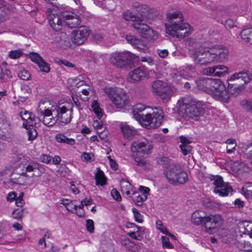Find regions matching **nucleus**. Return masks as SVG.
I'll list each match as a JSON object with an SVG mask.
<instances>
[{
  "label": "nucleus",
  "mask_w": 252,
  "mask_h": 252,
  "mask_svg": "<svg viewBox=\"0 0 252 252\" xmlns=\"http://www.w3.org/2000/svg\"><path fill=\"white\" fill-rule=\"evenodd\" d=\"M179 102L180 112L194 120H198L204 114V105L201 101L183 98L181 101H179Z\"/></svg>",
  "instance_id": "nucleus-4"
},
{
  "label": "nucleus",
  "mask_w": 252,
  "mask_h": 252,
  "mask_svg": "<svg viewBox=\"0 0 252 252\" xmlns=\"http://www.w3.org/2000/svg\"><path fill=\"white\" fill-rule=\"evenodd\" d=\"M41 71L48 73L50 71V68L49 64L46 62L43 59L38 64Z\"/></svg>",
  "instance_id": "nucleus-47"
},
{
  "label": "nucleus",
  "mask_w": 252,
  "mask_h": 252,
  "mask_svg": "<svg viewBox=\"0 0 252 252\" xmlns=\"http://www.w3.org/2000/svg\"><path fill=\"white\" fill-rule=\"evenodd\" d=\"M172 94V91L170 87L166 83V86L161 91L158 95L163 101H167L170 99Z\"/></svg>",
  "instance_id": "nucleus-33"
},
{
  "label": "nucleus",
  "mask_w": 252,
  "mask_h": 252,
  "mask_svg": "<svg viewBox=\"0 0 252 252\" xmlns=\"http://www.w3.org/2000/svg\"><path fill=\"white\" fill-rule=\"evenodd\" d=\"M29 57L32 61L38 64L40 62L43 60V58L38 53L34 52H31L29 54Z\"/></svg>",
  "instance_id": "nucleus-46"
},
{
  "label": "nucleus",
  "mask_w": 252,
  "mask_h": 252,
  "mask_svg": "<svg viewBox=\"0 0 252 252\" xmlns=\"http://www.w3.org/2000/svg\"><path fill=\"white\" fill-rule=\"evenodd\" d=\"M55 139L58 143L66 144L70 146H72L75 143V140L73 138H68L64 134L61 133L56 134Z\"/></svg>",
  "instance_id": "nucleus-29"
},
{
  "label": "nucleus",
  "mask_w": 252,
  "mask_h": 252,
  "mask_svg": "<svg viewBox=\"0 0 252 252\" xmlns=\"http://www.w3.org/2000/svg\"><path fill=\"white\" fill-rule=\"evenodd\" d=\"M118 89V88L106 87L103 89V90L108 97L112 101L114 99V96L117 95Z\"/></svg>",
  "instance_id": "nucleus-38"
},
{
  "label": "nucleus",
  "mask_w": 252,
  "mask_h": 252,
  "mask_svg": "<svg viewBox=\"0 0 252 252\" xmlns=\"http://www.w3.org/2000/svg\"><path fill=\"white\" fill-rule=\"evenodd\" d=\"M225 143L228 145H232V147H230V146H227V153L228 154H231L233 153L235 150L236 147L237 146L236 140L234 139L230 138L226 140Z\"/></svg>",
  "instance_id": "nucleus-43"
},
{
  "label": "nucleus",
  "mask_w": 252,
  "mask_h": 252,
  "mask_svg": "<svg viewBox=\"0 0 252 252\" xmlns=\"http://www.w3.org/2000/svg\"><path fill=\"white\" fill-rule=\"evenodd\" d=\"M23 55V53L22 50L20 49L11 51L9 53V57L11 59H16L22 56Z\"/></svg>",
  "instance_id": "nucleus-48"
},
{
  "label": "nucleus",
  "mask_w": 252,
  "mask_h": 252,
  "mask_svg": "<svg viewBox=\"0 0 252 252\" xmlns=\"http://www.w3.org/2000/svg\"><path fill=\"white\" fill-rule=\"evenodd\" d=\"M111 195L113 198L118 201L122 200V197L118 191L116 189H113L111 191Z\"/></svg>",
  "instance_id": "nucleus-59"
},
{
  "label": "nucleus",
  "mask_w": 252,
  "mask_h": 252,
  "mask_svg": "<svg viewBox=\"0 0 252 252\" xmlns=\"http://www.w3.org/2000/svg\"><path fill=\"white\" fill-rule=\"evenodd\" d=\"M86 228L90 233L94 231V222L92 220L88 219L86 220Z\"/></svg>",
  "instance_id": "nucleus-56"
},
{
  "label": "nucleus",
  "mask_w": 252,
  "mask_h": 252,
  "mask_svg": "<svg viewBox=\"0 0 252 252\" xmlns=\"http://www.w3.org/2000/svg\"><path fill=\"white\" fill-rule=\"evenodd\" d=\"M204 216L200 215L199 212H195L192 214L191 216L192 222L196 225H200L202 223Z\"/></svg>",
  "instance_id": "nucleus-41"
},
{
  "label": "nucleus",
  "mask_w": 252,
  "mask_h": 252,
  "mask_svg": "<svg viewBox=\"0 0 252 252\" xmlns=\"http://www.w3.org/2000/svg\"><path fill=\"white\" fill-rule=\"evenodd\" d=\"M37 112L42 117L40 121H42L43 123L48 126H53L58 121V119L55 117L53 114V107L51 110L43 109L40 103L37 107Z\"/></svg>",
  "instance_id": "nucleus-12"
},
{
  "label": "nucleus",
  "mask_w": 252,
  "mask_h": 252,
  "mask_svg": "<svg viewBox=\"0 0 252 252\" xmlns=\"http://www.w3.org/2000/svg\"><path fill=\"white\" fill-rule=\"evenodd\" d=\"M163 174L171 185L184 184L188 181V174L179 164H172L169 168L164 169Z\"/></svg>",
  "instance_id": "nucleus-6"
},
{
  "label": "nucleus",
  "mask_w": 252,
  "mask_h": 252,
  "mask_svg": "<svg viewBox=\"0 0 252 252\" xmlns=\"http://www.w3.org/2000/svg\"><path fill=\"white\" fill-rule=\"evenodd\" d=\"M210 91L213 97L223 102H227V94L226 87L219 79H213L211 82Z\"/></svg>",
  "instance_id": "nucleus-8"
},
{
  "label": "nucleus",
  "mask_w": 252,
  "mask_h": 252,
  "mask_svg": "<svg viewBox=\"0 0 252 252\" xmlns=\"http://www.w3.org/2000/svg\"><path fill=\"white\" fill-rule=\"evenodd\" d=\"M23 126L27 130V133L29 136L28 140L32 141L37 135V132L34 127L32 125H26L23 123Z\"/></svg>",
  "instance_id": "nucleus-36"
},
{
  "label": "nucleus",
  "mask_w": 252,
  "mask_h": 252,
  "mask_svg": "<svg viewBox=\"0 0 252 252\" xmlns=\"http://www.w3.org/2000/svg\"><path fill=\"white\" fill-rule=\"evenodd\" d=\"M242 39L246 42L252 44V28L243 30L241 32Z\"/></svg>",
  "instance_id": "nucleus-35"
},
{
  "label": "nucleus",
  "mask_w": 252,
  "mask_h": 252,
  "mask_svg": "<svg viewBox=\"0 0 252 252\" xmlns=\"http://www.w3.org/2000/svg\"><path fill=\"white\" fill-rule=\"evenodd\" d=\"M18 75L19 78L23 80H29L31 78V75L29 72L25 69L20 71Z\"/></svg>",
  "instance_id": "nucleus-49"
},
{
  "label": "nucleus",
  "mask_w": 252,
  "mask_h": 252,
  "mask_svg": "<svg viewBox=\"0 0 252 252\" xmlns=\"http://www.w3.org/2000/svg\"><path fill=\"white\" fill-rule=\"evenodd\" d=\"M215 75L217 76L222 77L228 72V67L223 65H218L214 66Z\"/></svg>",
  "instance_id": "nucleus-39"
},
{
  "label": "nucleus",
  "mask_w": 252,
  "mask_h": 252,
  "mask_svg": "<svg viewBox=\"0 0 252 252\" xmlns=\"http://www.w3.org/2000/svg\"><path fill=\"white\" fill-rule=\"evenodd\" d=\"M121 186L122 192H124V189H128L130 188V184L129 183L125 181L124 180L121 181Z\"/></svg>",
  "instance_id": "nucleus-62"
},
{
  "label": "nucleus",
  "mask_w": 252,
  "mask_h": 252,
  "mask_svg": "<svg viewBox=\"0 0 252 252\" xmlns=\"http://www.w3.org/2000/svg\"><path fill=\"white\" fill-rule=\"evenodd\" d=\"M51 159V157L45 154H42L40 157V160L44 163H48Z\"/></svg>",
  "instance_id": "nucleus-64"
},
{
  "label": "nucleus",
  "mask_w": 252,
  "mask_h": 252,
  "mask_svg": "<svg viewBox=\"0 0 252 252\" xmlns=\"http://www.w3.org/2000/svg\"><path fill=\"white\" fill-rule=\"evenodd\" d=\"M61 17L63 19L64 25L71 29L77 27L81 22L79 17L76 14L70 11L62 12Z\"/></svg>",
  "instance_id": "nucleus-13"
},
{
  "label": "nucleus",
  "mask_w": 252,
  "mask_h": 252,
  "mask_svg": "<svg viewBox=\"0 0 252 252\" xmlns=\"http://www.w3.org/2000/svg\"><path fill=\"white\" fill-rule=\"evenodd\" d=\"M228 86L226 88V92L227 94V102L229 101L231 97H236L239 95L245 89L243 88H241L237 84H232L229 82H227Z\"/></svg>",
  "instance_id": "nucleus-22"
},
{
  "label": "nucleus",
  "mask_w": 252,
  "mask_h": 252,
  "mask_svg": "<svg viewBox=\"0 0 252 252\" xmlns=\"http://www.w3.org/2000/svg\"><path fill=\"white\" fill-rule=\"evenodd\" d=\"M9 5L7 4V7L0 10V24L8 19L9 15L5 10H8L9 9Z\"/></svg>",
  "instance_id": "nucleus-45"
},
{
  "label": "nucleus",
  "mask_w": 252,
  "mask_h": 252,
  "mask_svg": "<svg viewBox=\"0 0 252 252\" xmlns=\"http://www.w3.org/2000/svg\"><path fill=\"white\" fill-rule=\"evenodd\" d=\"M146 76V70L140 67L135 69L130 73V77L134 82L142 81Z\"/></svg>",
  "instance_id": "nucleus-25"
},
{
  "label": "nucleus",
  "mask_w": 252,
  "mask_h": 252,
  "mask_svg": "<svg viewBox=\"0 0 252 252\" xmlns=\"http://www.w3.org/2000/svg\"><path fill=\"white\" fill-rule=\"evenodd\" d=\"M112 101L118 107L122 108L128 103V96L126 92L122 89H118L117 94L114 97Z\"/></svg>",
  "instance_id": "nucleus-18"
},
{
  "label": "nucleus",
  "mask_w": 252,
  "mask_h": 252,
  "mask_svg": "<svg viewBox=\"0 0 252 252\" xmlns=\"http://www.w3.org/2000/svg\"><path fill=\"white\" fill-rule=\"evenodd\" d=\"M121 243L122 245L124 246L127 250L129 251L132 250L131 247H132L133 243L129 239L125 238L124 239H122Z\"/></svg>",
  "instance_id": "nucleus-50"
},
{
  "label": "nucleus",
  "mask_w": 252,
  "mask_h": 252,
  "mask_svg": "<svg viewBox=\"0 0 252 252\" xmlns=\"http://www.w3.org/2000/svg\"><path fill=\"white\" fill-rule=\"evenodd\" d=\"M120 128L124 136L127 139L131 138L136 133V130L134 128L126 124H121Z\"/></svg>",
  "instance_id": "nucleus-28"
},
{
  "label": "nucleus",
  "mask_w": 252,
  "mask_h": 252,
  "mask_svg": "<svg viewBox=\"0 0 252 252\" xmlns=\"http://www.w3.org/2000/svg\"><path fill=\"white\" fill-rule=\"evenodd\" d=\"M126 39L127 43L137 48L140 52H142L144 53L149 52V49L148 47L146 44H144L143 41L140 39L136 37L134 35H127Z\"/></svg>",
  "instance_id": "nucleus-16"
},
{
  "label": "nucleus",
  "mask_w": 252,
  "mask_h": 252,
  "mask_svg": "<svg viewBox=\"0 0 252 252\" xmlns=\"http://www.w3.org/2000/svg\"><path fill=\"white\" fill-rule=\"evenodd\" d=\"M242 149L246 156L251 161L252 159V143L243 144Z\"/></svg>",
  "instance_id": "nucleus-40"
},
{
  "label": "nucleus",
  "mask_w": 252,
  "mask_h": 252,
  "mask_svg": "<svg viewBox=\"0 0 252 252\" xmlns=\"http://www.w3.org/2000/svg\"><path fill=\"white\" fill-rule=\"evenodd\" d=\"M224 182L223 181V179L221 176H217V178L214 181V184L216 186L215 188H219L222 185Z\"/></svg>",
  "instance_id": "nucleus-60"
},
{
  "label": "nucleus",
  "mask_w": 252,
  "mask_h": 252,
  "mask_svg": "<svg viewBox=\"0 0 252 252\" xmlns=\"http://www.w3.org/2000/svg\"><path fill=\"white\" fill-rule=\"evenodd\" d=\"M45 168L43 166L36 162H31L26 167L27 172H33L32 176L39 177L45 172Z\"/></svg>",
  "instance_id": "nucleus-20"
},
{
  "label": "nucleus",
  "mask_w": 252,
  "mask_h": 252,
  "mask_svg": "<svg viewBox=\"0 0 252 252\" xmlns=\"http://www.w3.org/2000/svg\"><path fill=\"white\" fill-rule=\"evenodd\" d=\"M96 169L97 172L95 174L96 185L103 186L106 184V178L103 172L100 170L99 167H97Z\"/></svg>",
  "instance_id": "nucleus-32"
},
{
  "label": "nucleus",
  "mask_w": 252,
  "mask_h": 252,
  "mask_svg": "<svg viewBox=\"0 0 252 252\" xmlns=\"http://www.w3.org/2000/svg\"><path fill=\"white\" fill-rule=\"evenodd\" d=\"M132 7L139 15L127 11L123 14L124 18L126 21H132V27L143 38L149 41L156 39L157 38V33L145 23V19L150 18L148 15L149 8L147 5L138 2H133Z\"/></svg>",
  "instance_id": "nucleus-1"
},
{
  "label": "nucleus",
  "mask_w": 252,
  "mask_h": 252,
  "mask_svg": "<svg viewBox=\"0 0 252 252\" xmlns=\"http://www.w3.org/2000/svg\"><path fill=\"white\" fill-rule=\"evenodd\" d=\"M24 210L22 208H18L12 212V217L16 219H21L23 216Z\"/></svg>",
  "instance_id": "nucleus-51"
},
{
  "label": "nucleus",
  "mask_w": 252,
  "mask_h": 252,
  "mask_svg": "<svg viewBox=\"0 0 252 252\" xmlns=\"http://www.w3.org/2000/svg\"><path fill=\"white\" fill-rule=\"evenodd\" d=\"M132 212L134 214L135 221L139 223H142L143 222V216L135 208L132 209Z\"/></svg>",
  "instance_id": "nucleus-53"
},
{
  "label": "nucleus",
  "mask_w": 252,
  "mask_h": 252,
  "mask_svg": "<svg viewBox=\"0 0 252 252\" xmlns=\"http://www.w3.org/2000/svg\"><path fill=\"white\" fill-rule=\"evenodd\" d=\"M137 56L127 51L114 52L110 57V62L114 65L126 69H130L134 66V62L137 61Z\"/></svg>",
  "instance_id": "nucleus-5"
},
{
  "label": "nucleus",
  "mask_w": 252,
  "mask_h": 252,
  "mask_svg": "<svg viewBox=\"0 0 252 252\" xmlns=\"http://www.w3.org/2000/svg\"><path fill=\"white\" fill-rule=\"evenodd\" d=\"M91 106L94 113L97 115L99 119H100L101 117L102 116V113L99 104L96 101L94 100Z\"/></svg>",
  "instance_id": "nucleus-44"
},
{
  "label": "nucleus",
  "mask_w": 252,
  "mask_h": 252,
  "mask_svg": "<svg viewBox=\"0 0 252 252\" xmlns=\"http://www.w3.org/2000/svg\"><path fill=\"white\" fill-rule=\"evenodd\" d=\"M166 83L160 80H156L152 83V88L154 93L158 95L166 86Z\"/></svg>",
  "instance_id": "nucleus-34"
},
{
  "label": "nucleus",
  "mask_w": 252,
  "mask_h": 252,
  "mask_svg": "<svg viewBox=\"0 0 252 252\" xmlns=\"http://www.w3.org/2000/svg\"><path fill=\"white\" fill-rule=\"evenodd\" d=\"M213 78L201 77L196 81V85L199 90L209 93Z\"/></svg>",
  "instance_id": "nucleus-23"
},
{
  "label": "nucleus",
  "mask_w": 252,
  "mask_h": 252,
  "mask_svg": "<svg viewBox=\"0 0 252 252\" xmlns=\"http://www.w3.org/2000/svg\"><path fill=\"white\" fill-rule=\"evenodd\" d=\"M252 78V74L248 71H243L232 74L229 78L227 79V82L237 84V86L245 89V85L250 82Z\"/></svg>",
  "instance_id": "nucleus-11"
},
{
  "label": "nucleus",
  "mask_w": 252,
  "mask_h": 252,
  "mask_svg": "<svg viewBox=\"0 0 252 252\" xmlns=\"http://www.w3.org/2000/svg\"><path fill=\"white\" fill-rule=\"evenodd\" d=\"M72 111L65 106L56 105L53 107V114L61 125L68 124L71 120Z\"/></svg>",
  "instance_id": "nucleus-9"
},
{
  "label": "nucleus",
  "mask_w": 252,
  "mask_h": 252,
  "mask_svg": "<svg viewBox=\"0 0 252 252\" xmlns=\"http://www.w3.org/2000/svg\"><path fill=\"white\" fill-rule=\"evenodd\" d=\"M152 148V145L144 142H134L131 146V150L133 154L138 153L143 155H148Z\"/></svg>",
  "instance_id": "nucleus-17"
},
{
  "label": "nucleus",
  "mask_w": 252,
  "mask_h": 252,
  "mask_svg": "<svg viewBox=\"0 0 252 252\" xmlns=\"http://www.w3.org/2000/svg\"><path fill=\"white\" fill-rule=\"evenodd\" d=\"M147 231L145 228L137 226L134 229L133 231L128 232L127 235L132 239L141 241L143 239V233H146Z\"/></svg>",
  "instance_id": "nucleus-26"
},
{
  "label": "nucleus",
  "mask_w": 252,
  "mask_h": 252,
  "mask_svg": "<svg viewBox=\"0 0 252 252\" xmlns=\"http://www.w3.org/2000/svg\"><path fill=\"white\" fill-rule=\"evenodd\" d=\"M180 142L181 143L180 148L184 155H187L189 154L192 149V147L190 145L191 141L184 136L180 137Z\"/></svg>",
  "instance_id": "nucleus-24"
},
{
  "label": "nucleus",
  "mask_w": 252,
  "mask_h": 252,
  "mask_svg": "<svg viewBox=\"0 0 252 252\" xmlns=\"http://www.w3.org/2000/svg\"><path fill=\"white\" fill-rule=\"evenodd\" d=\"M242 105L244 109L248 111H252V101L244 100Z\"/></svg>",
  "instance_id": "nucleus-58"
},
{
  "label": "nucleus",
  "mask_w": 252,
  "mask_h": 252,
  "mask_svg": "<svg viewBox=\"0 0 252 252\" xmlns=\"http://www.w3.org/2000/svg\"><path fill=\"white\" fill-rule=\"evenodd\" d=\"M145 155H140L138 153L133 154L132 157L133 158L137 165L142 167L144 169H148L150 167V164L144 159Z\"/></svg>",
  "instance_id": "nucleus-31"
},
{
  "label": "nucleus",
  "mask_w": 252,
  "mask_h": 252,
  "mask_svg": "<svg viewBox=\"0 0 252 252\" xmlns=\"http://www.w3.org/2000/svg\"><path fill=\"white\" fill-rule=\"evenodd\" d=\"M49 24L56 32H60L62 30L63 25H64L63 19L59 18L58 16H54V18L50 20Z\"/></svg>",
  "instance_id": "nucleus-27"
},
{
  "label": "nucleus",
  "mask_w": 252,
  "mask_h": 252,
  "mask_svg": "<svg viewBox=\"0 0 252 252\" xmlns=\"http://www.w3.org/2000/svg\"><path fill=\"white\" fill-rule=\"evenodd\" d=\"M242 190L244 195L247 199L252 198V190H248L244 187L242 188Z\"/></svg>",
  "instance_id": "nucleus-63"
},
{
  "label": "nucleus",
  "mask_w": 252,
  "mask_h": 252,
  "mask_svg": "<svg viewBox=\"0 0 252 252\" xmlns=\"http://www.w3.org/2000/svg\"><path fill=\"white\" fill-rule=\"evenodd\" d=\"M54 41L63 48L66 49L70 45L68 35L64 32H59L55 34Z\"/></svg>",
  "instance_id": "nucleus-21"
},
{
  "label": "nucleus",
  "mask_w": 252,
  "mask_h": 252,
  "mask_svg": "<svg viewBox=\"0 0 252 252\" xmlns=\"http://www.w3.org/2000/svg\"><path fill=\"white\" fill-rule=\"evenodd\" d=\"M161 241L162 247L164 248L172 249L173 248V246L170 243L169 238L166 236H162Z\"/></svg>",
  "instance_id": "nucleus-52"
},
{
  "label": "nucleus",
  "mask_w": 252,
  "mask_h": 252,
  "mask_svg": "<svg viewBox=\"0 0 252 252\" xmlns=\"http://www.w3.org/2000/svg\"><path fill=\"white\" fill-rule=\"evenodd\" d=\"M66 209L69 212L75 213L77 209V206L73 204L72 201H70L69 202L67 203Z\"/></svg>",
  "instance_id": "nucleus-57"
},
{
  "label": "nucleus",
  "mask_w": 252,
  "mask_h": 252,
  "mask_svg": "<svg viewBox=\"0 0 252 252\" xmlns=\"http://www.w3.org/2000/svg\"><path fill=\"white\" fill-rule=\"evenodd\" d=\"M147 198V195L142 196L139 195L134 199V202L137 205L140 206L142 205L143 202L145 201Z\"/></svg>",
  "instance_id": "nucleus-55"
},
{
  "label": "nucleus",
  "mask_w": 252,
  "mask_h": 252,
  "mask_svg": "<svg viewBox=\"0 0 252 252\" xmlns=\"http://www.w3.org/2000/svg\"><path fill=\"white\" fill-rule=\"evenodd\" d=\"M202 72L204 74L206 75H210V76H216L215 75V67H206L202 70Z\"/></svg>",
  "instance_id": "nucleus-54"
},
{
  "label": "nucleus",
  "mask_w": 252,
  "mask_h": 252,
  "mask_svg": "<svg viewBox=\"0 0 252 252\" xmlns=\"http://www.w3.org/2000/svg\"><path fill=\"white\" fill-rule=\"evenodd\" d=\"M236 246L240 250L243 251H252V242L238 241Z\"/></svg>",
  "instance_id": "nucleus-37"
},
{
  "label": "nucleus",
  "mask_w": 252,
  "mask_h": 252,
  "mask_svg": "<svg viewBox=\"0 0 252 252\" xmlns=\"http://www.w3.org/2000/svg\"><path fill=\"white\" fill-rule=\"evenodd\" d=\"M189 55L196 64L207 65L211 63L210 50L207 47L193 48L189 51Z\"/></svg>",
  "instance_id": "nucleus-7"
},
{
  "label": "nucleus",
  "mask_w": 252,
  "mask_h": 252,
  "mask_svg": "<svg viewBox=\"0 0 252 252\" xmlns=\"http://www.w3.org/2000/svg\"><path fill=\"white\" fill-rule=\"evenodd\" d=\"M157 162L158 164L161 165L164 169L169 168L170 166L172 164L170 163L169 159L164 157L158 158Z\"/></svg>",
  "instance_id": "nucleus-42"
},
{
  "label": "nucleus",
  "mask_w": 252,
  "mask_h": 252,
  "mask_svg": "<svg viewBox=\"0 0 252 252\" xmlns=\"http://www.w3.org/2000/svg\"><path fill=\"white\" fill-rule=\"evenodd\" d=\"M202 225L206 228V231L212 233L214 229L220 226L222 223V219L219 214L206 215L204 216Z\"/></svg>",
  "instance_id": "nucleus-10"
},
{
  "label": "nucleus",
  "mask_w": 252,
  "mask_h": 252,
  "mask_svg": "<svg viewBox=\"0 0 252 252\" xmlns=\"http://www.w3.org/2000/svg\"><path fill=\"white\" fill-rule=\"evenodd\" d=\"M235 230L236 232L240 233V236H242V234H245L252 238V222H240L238 223Z\"/></svg>",
  "instance_id": "nucleus-19"
},
{
  "label": "nucleus",
  "mask_w": 252,
  "mask_h": 252,
  "mask_svg": "<svg viewBox=\"0 0 252 252\" xmlns=\"http://www.w3.org/2000/svg\"><path fill=\"white\" fill-rule=\"evenodd\" d=\"M90 34V31L85 27H80L73 32V42L78 45L83 44Z\"/></svg>",
  "instance_id": "nucleus-15"
},
{
  "label": "nucleus",
  "mask_w": 252,
  "mask_h": 252,
  "mask_svg": "<svg viewBox=\"0 0 252 252\" xmlns=\"http://www.w3.org/2000/svg\"><path fill=\"white\" fill-rule=\"evenodd\" d=\"M232 190V187L226 183H224L219 188H215L214 189V192L215 193H219L220 195L222 196L228 195V193Z\"/></svg>",
  "instance_id": "nucleus-30"
},
{
  "label": "nucleus",
  "mask_w": 252,
  "mask_h": 252,
  "mask_svg": "<svg viewBox=\"0 0 252 252\" xmlns=\"http://www.w3.org/2000/svg\"><path fill=\"white\" fill-rule=\"evenodd\" d=\"M209 50L211 63L213 62H222L227 58V50L220 46H216Z\"/></svg>",
  "instance_id": "nucleus-14"
},
{
  "label": "nucleus",
  "mask_w": 252,
  "mask_h": 252,
  "mask_svg": "<svg viewBox=\"0 0 252 252\" xmlns=\"http://www.w3.org/2000/svg\"><path fill=\"white\" fill-rule=\"evenodd\" d=\"M156 226L157 229L159 230L161 232L165 234V233L168 231L160 220H157L156 221Z\"/></svg>",
  "instance_id": "nucleus-61"
},
{
  "label": "nucleus",
  "mask_w": 252,
  "mask_h": 252,
  "mask_svg": "<svg viewBox=\"0 0 252 252\" xmlns=\"http://www.w3.org/2000/svg\"><path fill=\"white\" fill-rule=\"evenodd\" d=\"M168 24H165L166 32L174 37L184 38L190 33V26L184 23L183 14L179 11L167 14Z\"/></svg>",
  "instance_id": "nucleus-3"
},
{
  "label": "nucleus",
  "mask_w": 252,
  "mask_h": 252,
  "mask_svg": "<svg viewBox=\"0 0 252 252\" xmlns=\"http://www.w3.org/2000/svg\"><path fill=\"white\" fill-rule=\"evenodd\" d=\"M133 117L147 129L157 128L163 119V112L160 107H145L143 104L136 105L133 110Z\"/></svg>",
  "instance_id": "nucleus-2"
}]
</instances>
